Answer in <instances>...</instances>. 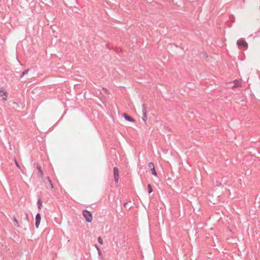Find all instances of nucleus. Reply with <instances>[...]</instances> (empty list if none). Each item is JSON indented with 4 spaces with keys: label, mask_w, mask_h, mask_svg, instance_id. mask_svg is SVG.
<instances>
[{
    "label": "nucleus",
    "mask_w": 260,
    "mask_h": 260,
    "mask_svg": "<svg viewBox=\"0 0 260 260\" xmlns=\"http://www.w3.org/2000/svg\"><path fill=\"white\" fill-rule=\"evenodd\" d=\"M83 216L87 222H91L92 220V216L90 212L84 210L82 212Z\"/></svg>",
    "instance_id": "1"
},
{
    "label": "nucleus",
    "mask_w": 260,
    "mask_h": 260,
    "mask_svg": "<svg viewBox=\"0 0 260 260\" xmlns=\"http://www.w3.org/2000/svg\"><path fill=\"white\" fill-rule=\"evenodd\" d=\"M237 44L239 47H244L245 49L248 48L247 43L243 39L238 40L237 42Z\"/></svg>",
    "instance_id": "2"
},
{
    "label": "nucleus",
    "mask_w": 260,
    "mask_h": 260,
    "mask_svg": "<svg viewBox=\"0 0 260 260\" xmlns=\"http://www.w3.org/2000/svg\"><path fill=\"white\" fill-rule=\"evenodd\" d=\"M114 178L116 183L118 182L119 179V170L118 168L114 167L113 169Z\"/></svg>",
    "instance_id": "3"
},
{
    "label": "nucleus",
    "mask_w": 260,
    "mask_h": 260,
    "mask_svg": "<svg viewBox=\"0 0 260 260\" xmlns=\"http://www.w3.org/2000/svg\"><path fill=\"white\" fill-rule=\"evenodd\" d=\"M148 167L151 170L152 174L154 176H157V173L155 171L154 164L153 162H149L148 164Z\"/></svg>",
    "instance_id": "4"
},
{
    "label": "nucleus",
    "mask_w": 260,
    "mask_h": 260,
    "mask_svg": "<svg viewBox=\"0 0 260 260\" xmlns=\"http://www.w3.org/2000/svg\"><path fill=\"white\" fill-rule=\"evenodd\" d=\"M41 219V214L40 213H38L36 216V228H38L39 224L40 223Z\"/></svg>",
    "instance_id": "5"
},
{
    "label": "nucleus",
    "mask_w": 260,
    "mask_h": 260,
    "mask_svg": "<svg viewBox=\"0 0 260 260\" xmlns=\"http://www.w3.org/2000/svg\"><path fill=\"white\" fill-rule=\"evenodd\" d=\"M142 113H143L142 119L144 122H146V119L147 118V116L146 115V108H145V106L144 105H142Z\"/></svg>",
    "instance_id": "6"
},
{
    "label": "nucleus",
    "mask_w": 260,
    "mask_h": 260,
    "mask_svg": "<svg viewBox=\"0 0 260 260\" xmlns=\"http://www.w3.org/2000/svg\"><path fill=\"white\" fill-rule=\"evenodd\" d=\"M0 96H4L5 97H4L3 98V100L4 101H6L7 100V98L8 96V93H7V92L6 91L4 90L3 88H1L0 89Z\"/></svg>",
    "instance_id": "7"
},
{
    "label": "nucleus",
    "mask_w": 260,
    "mask_h": 260,
    "mask_svg": "<svg viewBox=\"0 0 260 260\" xmlns=\"http://www.w3.org/2000/svg\"><path fill=\"white\" fill-rule=\"evenodd\" d=\"M123 116L124 117V119L127 121H128L130 122H134L135 121L134 118H133L132 117H131L130 116H129L128 114H127L126 113H123Z\"/></svg>",
    "instance_id": "8"
},
{
    "label": "nucleus",
    "mask_w": 260,
    "mask_h": 260,
    "mask_svg": "<svg viewBox=\"0 0 260 260\" xmlns=\"http://www.w3.org/2000/svg\"><path fill=\"white\" fill-rule=\"evenodd\" d=\"M47 181H48V184H47L46 183V188H48L49 187H50L51 189L53 188V184L51 182V180L50 179V178L49 177H47Z\"/></svg>",
    "instance_id": "9"
},
{
    "label": "nucleus",
    "mask_w": 260,
    "mask_h": 260,
    "mask_svg": "<svg viewBox=\"0 0 260 260\" xmlns=\"http://www.w3.org/2000/svg\"><path fill=\"white\" fill-rule=\"evenodd\" d=\"M37 169L39 172V173H40V176L41 177H42L43 176V171L41 169V166L39 165H37Z\"/></svg>",
    "instance_id": "10"
},
{
    "label": "nucleus",
    "mask_w": 260,
    "mask_h": 260,
    "mask_svg": "<svg viewBox=\"0 0 260 260\" xmlns=\"http://www.w3.org/2000/svg\"><path fill=\"white\" fill-rule=\"evenodd\" d=\"M152 191H153L152 187L151 185L150 184H149L148 185V192L149 193H150Z\"/></svg>",
    "instance_id": "11"
},
{
    "label": "nucleus",
    "mask_w": 260,
    "mask_h": 260,
    "mask_svg": "<svg viewBox=\"0 0 260 260\" xmlns=\"http://www.w3.org/2000/svg\"><path fill=\"white\" fill-rule=\"evenodd\" d=\"M37 205L38 206V208L39 209H41V207L42 206V201H41L40 199H39L38 202H37Z\"/></svg>",
    "instance_id": "12"
},
{
    "label": "nucleus",
    "mask_w": 260,
    "mask_h": 260,
    "mask_svg": "<svg viewBox=\"0 0 260 260\" xmlns=\"http://www.w3.org/2000/svg\"><path fill=\"white\" fill-rule=\"evenodd\" d=\"M241 86V84L239 83L238 81L236 80L234 81V87H238Z\"/></svg>",
    "instance_id": "13"
},
{
    "label": "nucleus",
    "mask_w": 260,
    "mask_h": 260,
    "mask_svg": "<svg viewBox=\"0 0 260 260\" xmlns=\"http://www.w3.org/2000/svg\"><path fill=\"white\" fill-rule=\"evenodd\" d=\"M29 69H27V70H25V71H24L22 73H21V77H22L23 76H24L25 75L27 74L29 71Z\"/></svg>",
    "instance_id": "14"
},
{
    "label": "nucleus",
    "mask_w": 260,
    "mask_h": 260,
    "mask_svg": "<svg viewBox=\"0 0 260 260\" xmlns=\"http://www.w3.org/2000/svg\"><path fill=\"white\" fill-rule=\"evenodd\" d=\"M14 225L16 226H17L18 227L19 225V224H18V220L16 219L15 217H14Z\"/></svg>",
    "instance_id": "15"
},
{
    "label": "nucleus",
    "mask_w": 260,
    "mask_h": 260,
    "mask_svg": "<svg viewBox=\"0 0 260 260\" xmlns=\"http://www.w3.org/2000/svg\"><path fill=\"white\" fill-rule=\"evenodd\" d=\"M98 241L99 243L101 244H102L103 243V239L101 237H99L98 238Z\"/></svg>",
    "instance_id": "16"
},
{
    "label": "nucleus",
    "mask_w": 260,
    "mask_h": 260,
    "mask_svg": "<svg viewBox=\"0 0 260 260\" xmlns=\"http://www.w3.org/2000/svg\"><path fill=\"white\" fill-rule=\"evenodd\" d=\"M95 247H96V249L98 250L99 254L101 255V251L100 248L97 246V245H95Z\"/></svg>",
    "instance_id": "17"
},
{
    "label": "nucleus",
    "mask_w": 260,
    "mask_h": 260,
    "mask_svg": "<svg viewBox=\"0 0 260 260\" xmlns=\"http://www.w3.org/2000/svg\"><path fill=\"white\" fill-rule=\"evenodd\" d=\"M221 183L220 182H219V181H217L216 182V185L217 186H221Z\"/></svg>",
    "instance_id": "18"
},
{
    "label": "nucleus",
    "mask_w": 260,
    "mask_h": 260,
    "mask_svg": "<svg viewBox=\"0 0 260 260\" xmlns=\"http://www.w3.org/2000/svg\"><path fill=\"white\" fill-rule=\"evenodd\" d=\"M15 160V164L16 165V166L18 168H20V166L18 164V162L17 161V160L16 159H14Z\"/></svg>",
    "instance_id": "19"
},
{
    "label": "nucleus",
    "mask_w": 260,
    "mask_h": 260,
    "mask_svg": "<svg viewBox=\"0 0 260 260\" xmlns=\"http://www.w3.org/2000/svg\"><path fill=\"white\" fill-rule=\"evenodd\" d=\"M25 219L27 221H28V216L27 215V214H25Z\"/></svg>",
    "instance_id": "20"
},
{
    "label": "nucleus",
    "mask_w": 260,
    "mask_h": 260,
    "mask_svg": "<svg viewBox=\"0 0 260 260\" xmlns=\"http://www.w3.org/2000/svg\"><path fill=\"white\" fill-rule=\"evenodd\" d=\"M103 89H104V90H105L106 92H107V91H108L107 89H105V88H103Z\"/></svg>",
    "instance_id": "21"
},
{
    "label": "nucleus",
    "mask_w": 260,
    "mask_h": 260,
    "mask_svg": "<svg viewBox=\"0 0 260 260\" xmlns=\"http://www.w3.org/2000/svg\"><path fill=\"white\" fill-rule=\"evenodd\" d=\"M127 205L126 203L124 204V207H126V205Z\"/></svg>",
    "instance_id": "22"
}]
</instances>
